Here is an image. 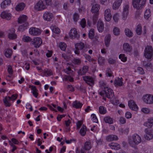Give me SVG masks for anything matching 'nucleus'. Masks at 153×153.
<instances>
[{
  "label": "nucleus",
  "instance_id": "f257e3e1",
  "mask_svg": "<svg viewBox=\"0 0 153 153\" xmlns=\"http://www.w3.org/2000/svg\"><path fill=\"white\" fill-rule=\"evenodd\" d=\"M99 94L102 97L105 95L108 98L110 99L112 103H117L118 102V101L115 100L113 91L110 88H105V90L100 92Z\"/></svg>",
  "mask_w": 153,
  "mask_h": 153
},
{
  "label": "nucleus",
  "instance_id": "f03ea898",
  "mask_svg": "<svg viewBox=\"0 0 153 153\" xmlns=\"http://www.w3.org/2000/svg\"><path fill=\"white\" fill-rule=\"evenodd\" d=\"M27 19V17L26 15H23L18 18V22L19 23H24L19 26V29L20 30L22 31L27 29L28 25V23L26 22Z\"/></svg>",
  "mask_w": 153,
  "mask_h": 153
},
{
  "label": "nucleus",
  "instance_id": "7ed1b4c3",
  "mask_svg": "<svg viewBox=\"0 0 153 153\" xmlns=\"http://www.w3.org/2000/svg\"><path fill=\"white\" fill-rule=\"evenodd\" d=\"M146 0H133L132 4L134 8L139 9L143 8Z\"/></svg>",
  "mask_w": 153,
  "mask_h": 153
},
{
  "label": "nucleus",
  "instance_id": "20e7f679",
  "mask_svg": "<svg viewBox=\"0 0 153 153\" xmlns=\"http://www.w3.org/2000/svg\"><path fill=\"white\" fill-rule=\"evenodd\" d=\"M129 7L128 4H125L123 7V10L122 13V19L124 20H126L129 13Z\"/></svg>",
  "mask_w": 153,
  "mask_h": 153
},
{
  "label": "nucleus",
  "instance_id": "39448f33",
  "mask_svg": "<svg viewBox=\"0 0 153 153\" xmlns=\"http://www.w3.org/2000/svg\"><path fill=\"white\" fill-rule=\"evenodd\" d=\"M153 48L151 46H147L145 48L144 55L148 59H151L153 56Z\"/></svg>",
  "mask_w": 153,
  "mask_h": 153
},
{
  "label": "nucleus",
  "instance_id": "423d86ee",
  "mask_svg": "<svg viewBox=\"0 0 153 153\" xmlns=\"http://www.w3.org/2000/svg\"><path fill=\"white\" fill-rule=\"evenodd\" d=\"M92 147L90 141H86L81 149V153H86L85 151L89 150Z\"/></svg>",
  "mask_w": 153,
  "mask_h": 153
},
{
  "label": "nucleus",
  "instance_id": "0eeeda50",
  "mask_svg": "<svg viewBox=\"0 0 153 153\" xmlns=\"http://www.w3.org/2000/svg\"><path fill=\"white\" fill-rule=\"evenodd\" d=\"M42 42V40L41 38L36 37L34 38L31 41V44L33 45L35 48H38L41 45Z\"/></svg>",
  "mask_w": 153,
  "mask_h": 153
},
{
  "label": "nucleus",
  "instance_id": "6e6552de",
  "mask_svg": "<svg viewBox=\"0 0 153 153\" xmlns=\"http://www.w3.org/2000/svg\"><path fill=\"white\" fill-rule=\"evenodd\" d=\"M143 101L146 103L148 104H152L153 103V96L147 94L144 96L143 97Z\"/></svg>",
  "mask_w": 153,
  "mask_h": 153
},
{
  "label": "nucleus",
  "instance_id": "1a4fd4ad",
  "mask_svg": "<svg viewBox=\"0 0 153 153\" xmlns=\"http://www.w3.org/2000/svg\"><path fill=\"white\" fill-rule=\"evenodd\" d=\"M29 33L32 36H36L41 34V30L38 28L35 27H31L29 29Z\"/></svg>",
  "mask_w": 153,
  "mask_h": 153
},
{
  "label": "nucleus",
  "instance_id": "9d476101",
  "mask_svg": "<svg viewBox=\"0 0 153 153\" xmlns=\"http://www.w3.org/2000/svg\"><path fill=\"white\" fill-rule=\"evenodd\" d=\"M34 8L36 10L40 11L45 9L46 7L42 1L39 0L36 4Z\"/></svg>",
  "mask_w": 153,
  "mask_h": 153
},
{
  "label": "nucleus",
  "instance_id": "9b49d317",
  "mask_svg": "<svg viewBox=\"0 0 153 153\" xmlns=\"http://www.w3.org/2000/svg\"><path fill=\"white\" fill-rule=\"evenodd\" d=\"M69 35L71 38L73 39H78L79 37V35L78 34L76 29L75 28L71 29L69 33Z\"/></svg>",
  "mask_w": 153,
  "mask_h": 153
},
{
  "label": "nucleus",
  "instance_id": "f8f14e48",
  "mask_svg": "<svg viewBox=\"0 0 153 153\" xmlns=\"http://www.w3.org/2000/svg\"><path fill=\"white\" fill-rule=\"evenodd\" d=\"M53 16V14L52 13L49 11H46L43 14V18L45 21H50Z\"/></svg>",
  "mask_w": 153,
  "mask_h": 153
},
{
  "label": "nucleus",
  "instance_id": "ddd939ff",
  "mask_svg": "<svg viewBox=\"0 0 153 153\" xmlns=\"http://www.w3.org/2000/svg\"><path fill=\"white\" fill-rule=\"evenodd\" d=\"M75 46L76 50L74 51V52L75 54L79 55V51L83 49L84 44L83 43L80 42L75 44Z\"/></svg>",
  "mask_w": 153,
  "mask_h": 153
},
{
  "label": "nucleus",
  "instance_id": "4468645a",
  "mask_svg": "<svg viewBox=\"0 0 153 153\" xmlns=\"http://www.w3.org/2000/svg\"><path fill=\"white\" fill-rule=\"evenodd\" d=\"M82 78L85 82L90 86H91V84L94 85V80L91 77L85 76H82Z\"/></svg>",
  "mask_w": 153,
  "mask_h": 153
},
{
  "label": "nucleus",
  "instance_id": "2eb2a0df",
  "mask_svg": "<svg viewBox=\"0 0 153 153\" xmlns=\"http://www.w3.org/2000/svg\"><path fill=\"white\" fill-rule=\"evenodd\" d=\"M88 70V67L87 65H84L78 71L77 73L79 75L82 76L85 75Z\"/></svg>",
  "mask_w": 153,
  "mask_h": 153
},
{
  "label": "nucleus",
  "instance_id": "dca6fc26",
  "mask_svg": "<svg viewBox=\"0 0 153 153\" xmlns=\"http://www.w3.org/2000/svg\"><path fill=\"white\" fill-rule=\"evenodd\" d=\"M145 132V134L144 135V137L145 139L149 140L153 138V135L151 131H148L147 129H146Z\"/></svg>",
  "mask_w": 153,
  "mask_h": 153
},
{
  "label": "nucleus",
  "instance_id": "f3484780",
  "mask_svg": "<svg viewBox=\"0 0 153 153\" xmlns=\"http://www.w3.org/2000/svg\"><path fill=\"white\" fill-rule=\"evenodd\" d=\"M132 138L133 140V142L136 145H138L140 143L141 141V139L139 135L137 134H133Z\"/></svg>",
  "mask_w": 153,
  "mask_h": 153
},
{
  "label": "nucleus",
  "instance_id": "a211bd4d",
  "mask_svg": "<svg viewBox=\"0 0 153 153\" xmlns=\"http://www.w3.org/2000/svg\"><path fill=\"white\" fill-rule=\"evenodd\" d=\"M104 16L105 19L107 21L109 22L111 20V15L109 9H107L105 11Z\"/></svg>",
  "mask_w": 153,
  "mask_h": 153
},
{
  "label": "nucleus",
  "instance_id": "6ab92c4d",
  "mask_svg": "<svg viewBox=\"0 0 153 153\" xmlns=\"http://www.w3.org/2000/svg\"><path fill=\"white\" fill-rule=\"evenodd\" d=\"M128 105L130 108L133 110L137 111L138 109L137 105L135 104L134 101L131 100L128 102Z\"/></svg>",
  "mask_w": 153,
  "mask_h": 153
},
{
  "label": "nucleus",
  "instance_id": "aec40b11",
  "mask_svg": "<svg viewBox=\"0 0 153 153\" xmlns=\"http://www.w3.org/2000/svg\"><path fill=\"white\" fill-rule=\"evenodd\" d=\"M97 27L98 30L100 32H102L104 30V24L101 20H99L97 23Z\"/></svg>",
  "mask_w": 153,
  "mask_h": 153
},
{
  "label": "nucleus",
  "instance_id": "412c9836",
  "mask_svg": "<svg viewBox=\"0 0 153 153\" xmlns=\"http://www.w3.org/2000/svg\"><path fill=\"white\" fill-rule=\"evenodd\" d=\"M11 14L7 12L4 11L1 14V16L3 19H5L7 20H10L11 17Z\"/></svg>",
  "mask_w": 153,
  "mask_h": 153
},
{
  "label": "nucleus",
  "instance_id": "4be33fe9",
  "mask_svg": "<svg viewBox=\"0 0 153 153\" xmlns=\"http://www.w3.org/2000/svg\"><path fill=\"white\" fill-rule=\"evenodd\" d=\"M11 3V0H5L1 3V7L2 9H4L9 5Z\"/></svg>",
  "mask_w": 153,
  "mask_h": 153
},
{
  "label": "nucleus",
  "instance_id": "5701e85b",
  "mask_svg": "<svg viewBox=\"0 0 153 153\" xmlns=\"http://www.w3.org/2000/svg\"><path fill=\"white\" fill-rule=\"evenodd\" d=\"M123 49L127 52H130L132 49V47L127 43H124L123 45Z\"/></svg>",
  "mask_w": 153,
  "mask_h": 153
},
{
  "label": "nucleus",
  "instance_id": "b1692460",
  "mask_svg": "<svg viewBox=\"0 0 153 153\" xmlns=\"http://www.w3.org/2000/svg\"><path fill=\"white\" fill-rule=\"evenodd\" d=\"M100 8V5L99 4H94L92 7L91 11L94 13H99V10Z\"/></svg>",
  "mask_w": 153,
  "mask_h": 153
},
{
  "label": "nucleus",
  "instance_id": "393cba45",
  "mask_svg": "<svg viewBox=\"0 0 153 153\" xmlns=\"http://www.w3.org/2000/svg\"><path fill=\"white\" fill-rule=\"evenodd\" d=\"M10 100L11 99L10 97H6L5 98L3 99V101L5 106L9 107L11 105L10 103Z\"/></svg>",
  "mask_w": 153,
  "mask_h": 153
},
{
  "label": "nucleus",
  "instance_id": "a878e982",
  "mask_svg": "<svg viewBox=\"0 0 153 153\" xmlns=\"http://www.w3.org/2000/svg\"><path fill=\"white\" fill-rule=\"evenodd\" d=\"M109 146L112 149L118 150L120 148V145L117 143H112L109 144Z\"/></svg>",
  "mask_w": 153,
  "mask_h": 153
},
{
  "label": "nucleus",
  "instance_id": "bb28decb",
  "mask_svg": "<svg viewBox=\"0 0 153 153\" xmlns=\"http://www.w3.org/2000/svg\"><path fill=\"white\" fill-rule=\"evenodd\" d=\"M111 40V36L110 34L107 35L105 39V43L106 47H108L110 45V42Z\"/></svg>",
  "mask_w": 153,
  "mask_h": 153
},
{
  "label": "nucleus",
  "instance_id": "cd10ccee",
  "mask_svg": "<svg viewBox=\"0 0 153 153\" xmlns=\"http://www.w3.org/2000/svg\"><path fill=\"white\" fill-rule=\"evenodd\" d=\"M122 0H117L113 4L112 7L113 9L116 10L120 6Z\"/></svg>",
  "mask_w": 153,
  "mask_h": 153
},
{
  "label": "nucleus",
  "instance_id": "c85d7f7f",
  "mask_svg": "<svg viewBox=\"0 0 153 153\" xmlns=\"http://www.w3.org/2000/svg\"><path fill=\"white\" fill-rule=\"evenodd\" d=\"M118 138L117 136L114 135H111L108 136L106 138L107 140L108 141L118 140Z\"/></svg>",
  "mask_w": 153,
  "mask_h": 153
},
{
  "label": "nucleus",
  "instance_id": "c756f323",
  "mask_svg": "<svg viewBox=\"0 0 153 153\" xmlns=\"http://www.w3.org/2000/svg\"><path fill=\"white\" fill-rule=\"evenodd\" d=\"M29 88L32 91V92L33 96L37 98L38 95V93L37 92L38 90L36 88V86H31L29 87Z\"/></svg>",
  "mask_w": 153,
  "mask_h": 153
},
{
  "label": "nucleus",
  "instance_id": "7c9ffc66",
  "mask_svg": "<svg viewBox=\"0 0 153 153\" xmlns=\"http://www.w3.org/2000/svg\"><path fill=\"white\" fill-rule=\"evenodd\" d=\"M4 54L5 56L7 58H10L12 55V49H8L4 50Z\"/></svg>",
  "mask_w": 153,
  "mask_h": 153
},
{
  "label": "nucleus",
  "instance_id": "2f4dec72",
  "mask_svg": "<svg viewBox=\"0 0 153 153\" xmlns=\"http://www.w3.org/2000/svg\"><path fill=\"white\" fill-rule=\"evenodd\" d=\"M25 7V5L24 3H20L16 6L15 9L17 11H20L22 10Z\"/></svg>",
  "mask_w": 153,
  "mask_h": 153
},
{
  "label": "nucleus",
  "instance_id": "473e14b6",
  "mask_svg": "<svg viewBox=\"0 0 153 153\" xmlns=\"http://www.w3.org/2000/svg\"><path fill=\"white\" fill-rule=\"evenodd\" d=\"M153 122H152V119H148V121L145 123L144 125L149 128H151L153 126Z\"/></svg>",
  "mask_w": 153,
  "mask_h": 153
},
{
  "label": "nucleus",
  "instance_id": "72a5a7b5",
  "mask_svg": "<svg viewBox=\"0 0 153 153\" xmlns=\"http://www.w3.org/2000/svg\"><path fill=\"white\" fill-rule=\"evenodd\" d=\"M82 104L77 101H75L73 103V106L76 108H81Z\"/></svg>",
  "mask_w": 153,
  "mask_h": 153
},
{
  "label": "nucleus",
  "instance_id": "f704fd0d",
  "mask_svg": "<svg viewBox=\"0 0 153 153\" xmlns=\"http://www.w3.org/2000/svg\"><path fill=\"white\" fill-rule=\"evenodd\" d=\"M125 32L126 35L129 37H131L133 36V33L128 28H126Z\"/></svg>",
  "mask_w": 153,
  "mask_h": 153
},
{
  "label": "nucleus",
  "instance_id": "c9c22d12",
  "mask_svg": "<svg viewBox=\"0 0 153 153\" xmlns=\"http://www.w3.org/2000/svg\"><path fill=\"white\" fill-rule=\"evenodd\" d=\"M52 31L57 34H59L60 33V29L57 27L55 26H52L50 27Z\"/></svg>",
  "mask_w": 153,
  "mask_h": 153
},
{
  "label": "nucleus",
  "instance_id": "e433bc0d",
  "mask_svg": "<svg viewBox=\"0 0 153 153\" xmlns=\"http://www.w3.org/2000/svg\"><path fill=\"white\" fill-rule=\"evenodd\" d=\"M151 15V10L149 9H147L145 11L144 13L145 18L146 19H148Z\"/></svg>",
  "mask_w": 153,
  "mask_h": 153
},
{
  "label": "nucleus",
  "instance_id": "4c0bfd02",
  "mask_svg": "<svg viewBox=\"0 0 153 153\" xmlns=\"http://www.w3.org/2000/svg\"><path fill=\"white\" fill-rule=\"evenodd\" d=\"M104 120L106 123H108L110 124H112L113 123L112 119L109 116H107L105 117Z\"/></svg>",
  "mask_w": 153,
  "mask_h": 153
},
{
  "label": "nucleus",
  "instance_id": "58836bf2",
  "mask_svg": "<svg viewBox=\"0 0 153 153\" xmlns=\"http://www.w3.org/2000/svg\"><path fill=\"white\" fill-rule=\"evenodd\" d=\"M119 131L120 134H127L129 131V129L128 128H126L124 129L122 128H119Z\"/></svg>",
  "mask_w": 153,
  "mask_h": 153
},
{
  "label": "nucleus",
  "instance_id": "ea45409f",
  "mask_svg": "<svg viewBox=\"0 0 153 153\" xmlns=\"http://www.w3.org/2000/svg\"><path fill=\"white\" fill-rule=\"evenodd\" d=\"M86 132V127L83 125L81 129L80 130L79 133L82 136L85 135Z\"/></svg>",
  "mask_w": 153,
  "mask_h": 153
},
{
  "label": "nucleus",
  "instance_id": "a19ab883",
  "mask_svg": "<svg viewBox=\"0 0 153 153\" xmlns=\"http://www.w3.org/2000/svg\"><path fill=\"white\" fill-rule=\"evenodd\" d=\"M115 85L121 86L122 85L123 82L121 79L119 78L116 79L114 82Z\"/></svg>",
  "mask_w": 153,
  "mask_h": 153
},
{
  "label": "nucleus",
  "instance_id": "79ce46f5",
  "mask_svg": "<svg viewBox=\"0 0 153 153\" xmlns=\"http://www.w3.org/2000/svg\"><path fill=\"white\" fill-rule=\"evenodd\" d=\"M105 59L104 57L100 56L98 59V62L100 65H103L105 62Z\"/></svg>",
  "mask_w": 153,
  "mask_h": 153
},
{
  "label": "nucleus",
  "instance_id": "37998d69",
  "mask_svg": "<svg viewBox=\"0 0 153 153\" xmlns=\"http://www.w3.org/2000/svg\"><path fill=\"white\" fill-rule=\"evenodd\" d=\"M136 32L137 33L138 35H140L142 33V27L140 25H138L136 29Z\"/></svg>",
  "mask_w": 153,
  "mask_h": 153
},
{
  "label": "nucleus",
  "instance_id": "c03bdc74",
  "mask_svg": "<svg viewBox=\"0 0 153 153\" xmlns=\"http://www.w3.org/2000/svg\"><path fill=\"white\" fill-rule=\"evenodd\" d=\"M100 113L101 114H104L106 112V110L105 108L103 106H100L99 107Z\"/></svg>",
  "mask_w": 153,
  "mask_h": 153
},
{
  "label": "nucleus",
  "instance_id": "a18cd8bd",
  "mask_svg": "<svg viewBox=\"0 0 153 153\" xmlns=\"http://www.w3.org/2000/svg\"><path fill=\"white\" fill-rule=\"evenodd\" d=\"M64 71L66 73L69 75H71L73 72V71L71 69L70 67H68L67 68L65 69Z\"/></svg>",
  "mask_w": 153,
  "mask_h": 153
},
{
  "label": "nucleus",
  "instance_id": "49530a36",
  "mask_svg": "<svg viewBox=\"0 0 153 153\" xmlns=\"http://www.w3.org/2000/svg\"><path fill=\"white\" fill-rule=\"evenodd\" d=\"M119 57V58L123 62H125L127 61V58L125 56V55L124 54H120Z\"/></svg>",
  "mask_w": 153,
  "mask_h": 153
},
{
  "label": "nucleus",
  "instance_id": "de8ad7c7",
  "mask_svg": "<svg viewBox=\"0 0 153 153\" xmlns=\"http://www.w3.org/2000/svg\"><path fill=\"white\" fill-rule=\"evenodd\" d=\"M113 32L114 35L117 36L120 34V31L118 27H116L113 29Z\"/></svg>",
  "mask_w": 153,
  "mask_h": 153
},
{
  "label": "nucleus",
  "instance_id": "09e8293b",
  "mask_svg": "<svg viewBox=\"0 0 153 153\" xmlns=\"http://www.w3.org/2000/svg\"><path fill=\"white\" fill-rule=\"evenodd\" d=\"M59 47L62 50L65 51L66 49V45L64 42H61L59 43Z\"/></svg>",
  "mask_w": 153,
  "mask_h": 153
},
{
  "label": "nucleus",
  "instance_id": "8fccbe9b",
  "mask_svg": "<svg viewBox=\"0 0 153 153\" xmlns=\"http://www.w3.org/2000/svg\"><path fill=\"white\" fill-rule=\"evenodd\" d=\"M23 39L24 42H29L32 41V39L31 38L28 36H24L23 38Z\"/></svg>",
  "mask_w": 153,
  "mask_h": 153
},
{
  "label": "nucleus",
  "instance_id": "3c124183",
  "mask_svg": "<svg viewBox=\"0 0 153 153\" xmlns=\"http://www.w3.org/2000/svg\"><path fill=\"white\" fill-rule=\"evenodd\" d=\"M71 75L69 76H65L64 77L63 80L65 81H69L71 82L73 81V78L71 76Z\"/></svg>",
  "mask_w": 153,
  "mask_h": 153
},
{
  "label": "nucleus",
  "instance_id": "603ef678",
  "mask_svg": "<svg viewBox=\"0 0 153 153\" xmlns=\"http://www.w3.org/2000/svg\"><path fill=\"white\" fill-rule=\"evenodd\" d=\"M8 37L10 39H14L17 38L16 35L15 33H8Z\"/></svg>",
  "mask_w": 153,
  "mask_h": 153
},
{
  "label": "nucleus",
  "instance_id": "864d4df0",
  "mask_svg": "<svg viewBox=\"0 0 153 153\" xmlns=\"http://www.w3.org/2000/svg\"><path fill=\"white\" fill-rule=\"evenodd\" d=\"M72 62L75 65H78L80 64L81 61L79 59L74 58Z\"/></svg>",
  "mask_w": 153,
  "mask_h": 153
},
{
  "label": "nucleus",
  "instance_id": "5fc2aeb1",
  "mask_svg": "<svg viewBox=\"0 0 153 153\" xmlns=\"http://www.w3.org/2000/svg\"><path fill=\"white\" fill-rule=\"evenodd\" d=\"M73 18L75 22H77L79 18V14L77 13H75L73 15Z\"/></svg>",
  "mask_w": 153,
  "mask_h": 153
},
{
  "label": "nucleus",
  "instance_id": "6e6d98bb",
  "mask_svg": "<svg viewBox=\"0 0 153 153\" xmlns=\"http://www.w3.org/2000/svg\"><path fill=\"white\" fill-rule=\"evenodd\" d=\"M94 30L93 29H91L88 34L89 37L91 39H92L94 37Z\"/></svg>",
  "mask_w": 153,
  "mask_h": 153
},
{
  "label": "nucleus",
  "instance_id": "4d7b16f0",
  "mask_svg": "<svg viewBox=\"0 0 153 153\" xmlns=\"http://www.w3.org/2000/svg\"><path fill=\"white\" fill-rule=\"evenodd\" d=\"M99 13H96L94 14L93 17V22L94 23H95L98 19Z\"/></svg>",
  "mask_w": 153,
  "mask_h": 153
},
{
  "label": "nucleus",
  "instance_id": "13d9d810",
  "mask_svg": "<svg viewBox=\"0 0 153 153\" xmlns=\"http://www.w3.org/2000/svg\"><path fill=\"white\" fill-rule=\"evenodd\" d=\"M86 21L85 19H83L80 22V25L81 27L83 28H84L86 26Z\"/></svg>",
  "mask_w": 153,
  "mask_h": 153
},
{
  "label": "nucleus",
  "instance_id": "bf43d9fd",
  "mask_svg": "<svg viewBox=\"0 0 153 153\" xmlns=\"http://www.w3.org/2000/svg\"><path fill=\"white\" fill-rule=\"evenodd\" d=\"M137 70V72L141 74H144V71L143 70L142 68L140 67H138Z\"/></svg>",
  "mask_w": 153,
  "mask_h": 153
},
{
  "label": "nucleus",
  "instance_id": "052dcab7",
  "mask_svg": "<svg viewBox=\"0 0 153 153\" xmlns=\"http://www.w3.org/2000/svg\"><path fill=\"white\" fill-rule=\"evenodd\" d=\"M106 75L107 76L111 77L112 76V72L109 68H108L106 71Z\"/></svg>",
  "mask_w": 153,
  "mask_h": 153
},
{
  "label": "nucleus",
  "instance_id": "680f3d73",
  "mask_svg": "<svg viewBox=\"0 0 153 153\" xmlns=\"http://www.w3.org/2000/svg\"><path fill=\"white\" fill-rule=\"evenodd\" d=\"M91 117L93 122L97 123L98 121L95 115L92 114L91 115Z\"/></svg>",
  "mask_w": 153,
  "mask_h": 153
},
{
  "label": "nucleus",
  "instance_id": "e2e57ef3",
  "mask_svg": "<svg viewBox=\"0 0 153 153\" xmlns=\"http://www.w3.org/2000/svg\"><path fill=\"white\" fill-rule=\"evenodd\" d=\"M119 15L118 13L115 14L113 16V19L115 22H118L119 19Z\"/></svg>",
  "mask_w": 153,
  "mask_h": 153
},
{
  "label": "nucleus",
  "instance_id": "0e129e2a",
  "mask_svg": "<svg viewBox=\"0 0 153 153\" xmlns=\"http://www.w3.org/2000/svg\"><path fill=\"white\" fill-rule=\"evenodd\" d=\"M45 75L47 76H49L52 75L53 74L51 70H48L45 72Z\"/></svg>",
  "mask_w": 153,
  "mask_h": 153
},
{
  "label": "nucleus",
  "instance_id": "69168bd1",
  "mask_svg": "<svg viewBox=\"0 0 153 153\" xmlns=\"http://www.w3.org/2000/svg\"><path fill=\"white\" fill-rule=\"evenodd\" d=\"M67 88L68 90L71 92H73L74 90V88L71 85H68L67 87Z\"/></svg>",
  "mask_w": 153,
  "mask_h": 153
},
{
  "label": "nucleus",
  "instance_id": "338daca9",
  "mask_svg": "<svg viewBox=\"0 0 153 153\" xmlns=\"http://www.w3.org/2000/svg\"><path fill=\"white\" fill-rule=\"evenodd\" d=\"M7 70L9 74H13V70L12 66L11 65H9L8 66Z\"/></svg>",
  "mask_w": 153,
  "mask_h": 153
},
{
  "label": "nucleus",
  "instance_id": "774afa93",
  "mask_svg": "<svg viewBox=\"0 0 153 153\" xmlns=\"http://www.w3.org/2000/svg\"><path fill=\"white\" fill-rule=\"evenodd\" d=\"M108 62L110 64H114L115 63L116 61L115 59L112 58H110L108 59Z\"/></svg>",
  "mask_w": 153,
  "mask_h": 153
}]
</instances>
